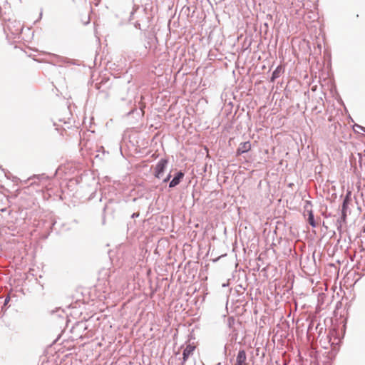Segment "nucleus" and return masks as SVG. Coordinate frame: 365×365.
<instances>
[{
  "instance_id": "f257e3e1",
  "label": "nucleus",
  "mask_w": 365,
  "mask_h": 365,
  "mask_svg": "<svg viewBox=\"0 0 365 365\" xmlns=\"http://www.w3.org/2000/svg\"><path fill=\"white\" fill-rule=\"evenodd\" d=\"M128 84L129 82L127 83L126 86L121 88L118 94L119 99L127 105H132L134 101L133 107L127 113V115L136 113L138 117L143 116L145 108V104L141 103L143 96H140V101H138L135 88L131 89Z\"/></svg>"
},
{
  "instance_id": "f03ea898",
  "label": "nucleus",
  "mask_w": 365,
  "mask_h": 365,
  "mask_svg": "<svg viewBox=\"0 0 365 365\" xmlns=\"http://www.w3.org/2000/svg\"><path fill=\"white\" fill-rule=\"evenodd\" d=\"M351 192H347L343 199L341 205V216L337 219V230L341 232V222H345L347 216V210L349 209V205L351 201Z\"/></svg>"
},
{
  "instance_id": "7ed1b4c3",
  "label": "nucleus",
  "mask_w": 365,
  "mask_h": 365,
  "mask_svg": "<svg viewBox=\"0 0 365 365\" xmlns=\"http://www.w3.org/2000/svg\"><path fill=\"white\" fill-rule=\"evenodd\" d=\"M139 13L140 16H137L138 19L133 24L134 26L141 31H145L150 27L151 17L148 15L145 9H142Z\"/></svg>"
},
{
  "instance_id": "20e7f679",
  "label": "nucleus",
  "mask_w": 365,
  "mask_h": 365,
  "mask_svg": "<svg viewBox=\"0 0 365 365\" xmlns=\"http://www.w3.org/2000/svg\"><path fill=\"white\" fill-rule=\"evenodd\" d=\"M78 184L87 183L88 186L91 187V195L95 193L97 190V185L98 184L96 178L92 175H85L80 177L76 180Z\"/></svg>"
},
{
  "instance_id": "39448f33",
  "label": "nucleus",
  "mask_w": 365,
  "mask_h": 365,
  "mask_svg": "<svg viewBox=\"0 0 365 365\" xmlns=\"http://www.w3.org/2000/svg\"><path fill=\"white\" fill-rule=\"evenodd\" d=\"M169 160L167 158H163L155 165L154 168L153 175L157 179H161L165 173L168 167Z\"/></svg>"
},
{
  "instance_id": "423d86ee",
  "label": "nucleus",
  "mask_w": 365,
  "mask_h": 365,
  "mask_svg": "<svg viewBox=\"0 0 365 365\" xmlns=\"http://www.w3.org/2000/svg\"><path fill=\"white\" fill-rule=\"evenodd\" d=\"M86 321H78L71 329V332L76 334L79 338H82V333L88 329V326L86 324Z\"/></svg>"
},
{
  "instance_id": "0eeeda50",
  "label": "nucleus",
  "mask_w": 365,
  "mask_h": 365,
  "mask_svg": "<svg viewBox=\"0 0 365 365\" xmlns=\"http://www.w3.org/2000/svg\"><path fill=\"white\" fill-rule=\"evenodd\" d=\"M185 177V172L182 170H179L175 173L173 175H172V179L169 182L168 187L169 188H173L178 186L183 180Z\"/></svg>"
},
{
  "instance_id": "6e6552de",
  "label": "nucleus",
  "mask_w": 365,
  "mask_h": 365,
  "mask_svg": "<svg viewBox=\"0 0 365 365\" xmlns=\"http://www.w3.org/2000/svg\"><path fill=\"white\" fill-rule=\"evenodd\" d=\"M252 149V143L250 140L240 143L235 152V156L239 157L245 153H247Z\"/></svg>"
},
{
  "instance_id": "1a4fd4ad",
  "label": "nucleus",
  "mask_w": 365,
  "mask_h": 365,
  "mask_svg": "<svg viewBox=\"0 0 365 365\" xmlns=\"http://www.w3.org/2000/svg\"><path fill=\"white\" fill-rule=\"evenodd\" d=\"M9 21L7 29L13 35H19L22 32L23 26L19 21H11L10 20Z\"/></svg>"
},
{
  "instance_id": "9d476101",
  "label": "nucleus",
  "mask_w": 365,
  "mask_h": 365,
  "mask_svg": "<svg viewBox=\"0 0 365 365\" xmlns=\"http://www.w3.org/2000/svg\"><path fill=\"white\" fill-rule=\"evenodd\" d=\"M195 350V346L188 344L185 348L182 351V356L180 359H181V365H185V362L187 361L189 357L193 354V351Z\"/></svg>"
},
{
  "instance_id": "9b49d317",
  "label": "nucleus",
  "mask_w": 365,
  "mask_h": 365,
  "mask_svg": "<svg viewBox=\"0 0 365 365\" xmlns=\"http://www.w3.org/2000/svg\"><path fill=\"white\" fill-rule=\"evenodd\" d=\"M246 359V351L244 349H240L237 355L236 363L235 365H247Z\"/></svg>"
},
{
  "instance_id": "f8f14e48",
  "label": "nucleus",
  "mask_w": 365,
  "mask_h": 365,
  "mask_svg": "<svg viewBox=\"0 0 365 365\" xmlns=\"http://www.w3.org/2000/svg\"><path fill=\"white\" fill-rule=\"evenodd\" d=\"M307 222L314 228L317 227V222L314 219V215L312 210L307 211Z\"/></svg>"
},
{
  "instance_id": "ddd939ff",
  "label": "nucleus",
  "mask_w": 365,
  "mask_h": 365,
  "mask_svg": "<svg viewBox=\"0 0 365 365\" xmlns=\"http://www.w3.org/2000/svg\"><path fill=\"white\" fill-rule=\"evenodd\" d=\"M282 68L280 66H277L272 73L270 76V81L274 82L281 75Z\"/></svg>"
},
{
  "instance_id": "4468645a",
  "label": "nucleus",
  "mask_w": 365,
  "mask_h": 365,
  "mask_svg": "<svg viewBox=\"0 0 365 365\" xmlns=\"http://www.w3.org/2000/svg\"><path fill=\"white\" fill-rule=\"evenodd\" d=\"M100 83L104 86L105 89L110 87V78L103 76L101 78Z\"/></svg>"
},
{
  "instance_id": "2eb2a0df",
  "label": "nucleus",
  "mask_w": 365,
  "mask_h": 365,
  "mask_svg": "<svg viewBox=\"0 0 365 365\" xmlns=\"http://www.w3.org/2000/svg\"><path fill=\"white\" fill-rule=\"evenodd\" d=\"M233 108V103L232 102H230L228 104H227L223 109V113L228 116L230 114L232 113V110Z\"/></svg>"
},
{
  "instance_id": "dca6fc26",
  "label": "nucleus",
  "mask_w": 365,
  "mask_h": 365,
  "mask_svg": "<svg viewBox=\"0 0 365 365\" xmlns=\"http://www.w3.org/2000/svg\"><path fill=\"white\" fill-rule=\"evenodd\" d=\"M61 62L66 63V64H73V65H77L79 66L80 64L76 62V61L70 59L65 57H61Z\"/></svg>"
},
{
  "instance_id": "f3484780",
  "label": "nucleus",
  "mask_w": 365,
  "mask_h": 365,
  "mask_svg": "<svg viewBox=\"0 0 365 365\" xmlns=\"http://www.w3.org/2000/svg\"><path fill=\"white\" fill-rule=\"evenodd\" d=\"M11 300V298H10V296L9 295H7L5 298H4V303H3V305L1 307V309H4V311H6L8 308H9V305L8 304L9 303Z\"/></svg>"
},
{
  "instance_id": "a211bd4d",
  "label": "nucleus",
  "mask_w": 365,
  "mask_h": 365,
  "mask_svg": "<svg viewBox=\"0 0 365 365\" xmlns=\"http://www.w3.org/2000/svg\"><path fill=\"white\" fill-rule=\"evenodd\" d=\"M139 9H140L139 6L134 5V6L133 8V11L130 12V18H129L130 21L135 19L134 16L138 11Z\"/></svg>"
},
{
  "instance_id": "6ab92c4d",
  "label": "nucleus",
  "mask_w": 365,
  "mask_h": 365,
  "mask_svg": "<svg viewBox=\"0 0 365 365\" xmlns=\"http://www.w3.org/2000/svg\"><path fill=\"white\" fill-rule=\"evenodd\" d=\"M34 178H38V180H48L49 179L48 176H47L46 174L43 173V174H41V175H34Z\"/></svg>"
},
{
  "instance_id": "aec40b11",
  "label": "nucleus",
  "mask_w": 365,
  "mask_h": 365,
  "mask_svg": "<svg viewBox=\"0 0 365 365\" xmlns=\"http://www.w3.org/2000/svg\"><path fill=\"white\" fill-rule=\"evenodd\" d=\"M172 178L171 171L166 175L165 178L163 179V183L170 182Z\"/></svg>"
},
{
  "instance_id": "412c9836",
  "label": "nucleus",
  "mask_w": 365,
  "mask_h": 365,
  "mask_svg": "<svg viewBox=\"0 0 365 365\" xmlns=\"http://www.w3.org/2000/svg\"><path fill=\"white\" fill-rule=\"evenodd\" d=\"M245 290V287H244L242 284H238L236 287V292L240 294V293H243V292Z\"/></svg>"
},
{
  "instance_id": "4be33fe9",
  "label": "nucleus",
  "mask_w": 365,
  "mask_h": 365,
  "mask_svg": "<svg viewBox=\"0 0 365 365\" xmlns=\"http://www.w3.org/2000/svg\"><path fill=\"white\" fill-rule=\"evenodd\" d=\"M239 108H240V106H237V109H236V110H235V113H234V114L232 115V120H231L232 123H234V122H235V120H236L240 117V115H238L237 117L236 116V115H237V110L239 109Z\"/></svg>"
},
{
  "instance_id": "5701e85b",
  "label": "nucleus",
  "mask_w": 365,
  "mask_h": 365,
  "mask_svg": "<svg viewBox=\"0 0 365 365\" xmlns=\"http://www.w3.org/2000/svg\"><path fill=\"white\" fill-rule=\"evenodd\" d=\"M314 329V323L312 322L309 324L308 328H307V333H311L313 331Z\"/></svg>"
},
{
  "instance_id": "b1692460",
  "label": "nucleus",
  "mask_w": 365,
  "mask_h": 365,
  "mask_svg": "<svg viewBox=\"0 0 365 365\" xmlns=\"http://www.w3.org/2000/svg\"><path fill=\"white\" fill-rule=\"evenodd\" d=\"M54 312H58H58H60V313L58 314L59 317H62V316H61V314H63V313H64L63 310V309H60V308L56 309V311L53 310V311L51 312V314H53Z\"/></svg>"
},
{
  "instance_id": "393cba45",
  "label": "nucleus",
  "mask_w": 365,
  "mask_h": 365,
  "mask_svg": "<svg viewBox=\"0 0 365 365\" xmlns=\"http://www.w3.org/2000/svg\"><path fill=\"white\" fill-rule=\"evenodd\" d=\"M103 87H104L100 82H97L95 83V88L97 90H101Z\"/></svg>"
},
{
  "instance_id": "a878e982",
  "label": "nucleus",
  "mask_w": 365,
  "mask_h": 365,
  "mask_svg": "<svg viewBox=\"0 0 365 365\" xmlns=\"http://www.w3.org/2000/svg\"><path fill=\"white\" fill-rule=\"evenodd\" d=\"M355 127H356L360 130L365 132V127L360 125H356Z\"/></svg>"
},
{
  "instance_id": "bb28decb",
  "label": "nucleus",
  "mask_w": 365,
  "mask_h": 365,
  "mask_svg": "<svg viewBox=\"0 0 365 365\" xmlns=\"http://www.w3.org/2000/svg\"><path fill=\"white\" fill-rule=\"evenodd\" d=\"M139 217V212H136L131 215L130 217L134 219Z\"/></svg>"
},
{
  "instance_id": "cd10ccee",
  "label": "nucleus",
  "mask_w": 365,
  "mask_h": 365,
  "mask_svg": "<svg viewBox=\"0 0 365 365\" xmlns=\"http://www.w3.org/2000/svg\"><path fill=\"white\" fill-rule=\"evenodd\" d=\"M227 349H228V345L225 344V346H224V354L225 356H227Z\"/></svg>"
},
{
  "instance_id": "c85d7f7f",
  "label": "nucleus",
  "mask_w": 365,
  "mask_h": 365,
  "mask_svg": "<svg viewBox=\"0 0 365 365\" xmlns=\"http://www.w3.org/2000/svg\"><path fill=\"white\" fill-rule=\"evenodd\" d=\"M0 19H2V20H6L4 17H3V14H2V9L1 7L0 6Z\"/></svg>"
},
{
  "instance_id": "c756f323",
  "label": "nucleus",
  "mask_w": 365,
  "mask_h": 365,
  "mask_svg": "<svg viewBox=\"0 0 365 365\" xmlns=\"http://www.w3.org/2000/svg\"><path fill=\"white\" fill-rule=\"evenodd\" d=\"M359 166L361 168V166H362V163H361V155L360 153H359Z\"/></svg>"
},
{
  "instance_id": "7c9ffc66",
  "label": "nucleus",
  "mask_w": 365,
  "mask_h": 365,
  "mask_svg": "<svg viewBox=\"0 0 365 365\" xmlns=\"http://www.w3.org/2000/svg\"><path fill=\"white\" fill-rule=\"evenodd\" d=\"M236 340H237V336H235V337H233V336H232V341H235Z\"/></svg>"
},
{
  "instance_id": "2f4dec72",
  "label": "nucleus",
  "mask_w": 365,
  "mask_h": 365,
  "mask_svg": "<svg viewBox=\"0 0 365 365\" xmlns=\"http://www.w3.org/2000/svg\"><path fill=\"white\" fill-rule=\"evenodd\" d=\"M247 116L249 117V119H250V112H247Z\"/></svg>"
},
{
  "instance_id": "473e14b6",
  "label": "nucleus",
  "mask_w": 365,
  "mask_h": 365,
  "mask_svg": "<svg viewBox=\"0 0 365 365\" xmlns=\"http://www.w3.org/2000/svg\"><path fill=\"white\" fill-rule=\"evenodd\" d=\"M0 169H1L2 171H4V169L2 168V166H1V165H0Z\"/></svg>"
},
{
  "instance_id": "72a5a7b5",
  "label": "nucleus",
  "mask_w": 365,
  "mask_h": 365,
  "mask_svg": "<svg viewBox=\"0 0 365 365\" xmlns=\"http://www.w3.org/2000/svg\"><path fill=\"white\" fill-rule=\"evenodd\" d=\"M106 207H107V206H106V205H105V206H104V207H103V212H105V211H106Z\"/></svg>"
},
{
  "instance_id": "f704fd0d",
  "label": "nucleus",
  "mask_w": 365,
  "mask_h": 365,
  "mask_svg": "<svg viewBox=\"0 0 365 365\" xmlns=\"http://www.w3.org/2000/svg\"><path fill=\"white\" fill-rule=\"evenodd\" d=\"M55 223H56V222H53L51 223V226H52V227H53V226H54V225H55Z\"/></svg>"
},
{
  "instance_id": "c9c22d12",
  "label": "nucleus",
  "mask_w": 365,
  "mask_h": 365,
  "mask_svg": "<svg viewBox=\"0 0 365 365\" xmlns=\"http://www.w3.org/2000/svg\"><path fill=\"white\" fill-rule=\"evenodd\" d=\"M216 365H222V364L221 362H219Z\"/></svg>"
},
{
  "instance_id": "e433bc0d",
  "label": "nucleus",
  "mask_w": 365,
  "mask_h": 365,
  "mask_svg": "<svg viewBox=\"0 0 365 365\" xmlns=\"http://www.w3.org/2000/svg\"><path fill=\"white\" fill-rule=\"evenodd\" d=\"M56 174H57V170L55 171V173H54L53 176H55Z\"/></svg>"
},
{
  "instance_id": "4c0bfd02",
  "label": "nucleus",
  "mask_w": 365,
  "mask_h": 365,
  "mask_svg": "<svg viewBox=\"0 0 365 365\" xmlns=\"http://www.w3.org/2000/svg\"><path fill=\"white\" fill-rule=\"evenodd\" d=\"M241 110H242V112H244L245 111L244 108H242Z\"/></svg>"
},
{
  "instance_id": "58836bf2",
  "label": "nucleus",
  "mask_w": 365,
  "mask_h": 365,
  "mask_svg": "<svg viewBox=\"0 0 365 365\" xmlns=\"http://www.w3.org/2000/svg\"><path fill=\"white\" fill-rule=\"evenodd\" d=\"M41 16H42V13L40 14V17L39 18L41 19Z\"/></svg>"
}]
</instances>
